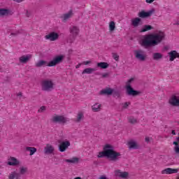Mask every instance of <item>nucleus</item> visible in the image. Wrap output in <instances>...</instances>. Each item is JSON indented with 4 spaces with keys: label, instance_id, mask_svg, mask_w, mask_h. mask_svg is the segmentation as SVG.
Listing matches in <instances>:
<instances>
[{
    "label": "nucleus",
    "instance_id": "obj_1",
    "mask_svg": "<svg viewBox=\"0 0 179 179\" xmlns=\"http://www.w3.org/2000/svg\"><path fill=\"white\" fill-rule=\"evenodd\" d=\"M103 152H99L97 157H106L110 162H118L121 159V152L115 151L114 146L106 144L103 146Z\"/></svg>",
    "mask_w": 179,
    "mask_h": 179
},
{
    "label": "nucleus",
    "instance_id": "obj_2",
    "mask_svg": "<svg viewBox=\"0 0 179 179\" xmlns=\"http://www.w3.org/2000/svg\"><path fill=\"white\" fill-rule=\"evenodd\" d=\"M164 37H166V35L164 32L146 35L143 39L142 45L146 48L155 47L158 44H160V42L164 40Z\"/></svg>",
    "mask_w": 179,
    "mask_h": 179
},
{
    "label": "nucleus",
    "instance_id": "obj_3",
    "mask_svg": "<svg viewBox=\"0 0 179 179\" xmlns=\"http://www.w3.org/2000/svg\"><path fill=\"white\" fill-rule=\"evenodd\" d=\"M134 80V78H131L127 82L126 93L128 96H133V97H135V96H138V94H141V92L134 90V88H132L131 86V83H132Z\"/></svg>",
    "mask_w": 179,
    "mask_h": 179
},
{
    "label": "nucleus",
    "instance_id": "obj_4",
    "mask_svg": "<svg viewBox=\"0 0 179 179\" xmlns=\"http://www.w3.org/2000/svg\"><path fill=\"white\" fill-rule=\"evenodd\" d=\"M64 59H65V56H64V55H56L50 62H49L48 66H57V65L62 64Z\"/></svg>",
    "mask_w": 179,
    "mask_h": 179
},
{
    "label": "nucleus",
    "instance_id": "obj_5",
    "mask_svg": "<svg viewBox=\"0 0 179 179\" xmlns=\"http://www.w3.org/2000/svg\"><path fill=\"white\" fill-rule=\"evenodd\" d=\"M54 90V83L51 80H44L42 81V90L44 92H51Z\"/></svg>",
    "mask_w": 179,
    "mask_h": 179
},
{
    "label": "nucleus",
    "instance_id": "obj_6",
    "mask_svg": "<svg viewBox=\"0 0 179 179\" xmlns=\"http://www.w3.org/2000/svg\"><path fill=\"white\" fill-rule=\"evenodd\" d=\"M51 121L54 124H66L68 119L64 115H55L51 118Z\"/></svg>",
    "mask_w": 179,
    "mask_h": 179
},
{
    "label": "nucleus",
    "instance_id": "obj_7",
    "mask_svg": "<svg viewBox=\"0 0 179 179\" xmlns=\"http://www.w3.org/2000/svg\"><path fill=\"white\" fill-rule=\"evenodd\" d=\"M135 57L138 61H145L146 56H145V51L142 50H137L134 51Z\"/></svg>",
    "mask_w": 179,
    "mask_h": 179
},
{
    "label": "nucleus",
    "instance_id": "obj_8",
    "mask_svg": "<svg viewBox=\"0 0 179 179\" xmlns=\"http://www.w3.org/2000/svg\"><path fill=\"white\" fill-rule=\"evenodd\" d=\"M155 13V9H151L149 11L146 12L145 10H142L138 13V16L141 17V19H145V17H149L152 16Z\"/></svg>",
    "mask_w": 179,
    "mask_h": 179
},
{
    "label": "nucleus",
    "instance_id": "obj_9",
    "mask_svg": "<svg viewBox=\"0 0 179 179\" xmlns=\"http://www.w3.org/2000/svg\"><path fill=\"white\" fill-rule=\"evenodd\" d=\"M115 177H119V178L127 179L129 177V173L127 171H121V170L115 171Z\"/></svg>",
    "mask_w": 179,
    "mask_h": 179
},
{
    "label": "nucleus",
    "instance_id": "obj_10",
    "mask_svg": "<svg viewBox=\"0 0 179 179\" xmlns=\"http://www.w3.org/2000/svg\"><path fill=\"white\" fill-rule=\"evenodd\" d=\"M59 37V35L57 32L53 31L46 35L45 38H46V40H50V41H55L56 40H58Z\"/></svg>",
    "mask_w": 179,
    "mask_h": 179
},
{
    "label": "nucleus",
    "instance_id": "obj_11",
    "mask_svg": "<svg viewBox=\"0 0 179 179\" xmlns=\"http://www.w3.org/2000/svg\"><path fill=\"white\" fill-rule=\"evenodd\" d=\"M69 146H71V142L69 141H63L59 145V152H64L68 149Z\"/></svg>",
    "mask_w": 179,
    "mask_h": 179
},
{
    "label": "nucleus",
    "instance_id": "obj_12",
    "mask_svg": "<svg viewBox=\"0 0 179 179\" xmlns=\"http://www.w3.org/2000/svg\"><path fill=\"white\" fill-rule=\"evenodd\" d=\"M169 103L173 107H179V96L173 95L169 101Z\"/></svg>",
    "mask_w": 179,
    "mask_h": 179
},
{
    "label": "nucleus",
    "instance_id": "obj_13",
    "mask_svg": "<svg viewBox=\"0 0 179 179\" xmlns=\"http://www.w3.org/2000/svg\"><path fill=\"white\" fill-rule=\"evenodd\" d=\"M127 145L129 150L131 149L138 150L140 148L138 142H136V141H134V140H130L129 142H127Z\"/></svg>",
    "mask_w": 179,
    "mask_h": 179
},
{
    "label": "nucleus",
    "instance_id": "obj_14",
    "mask_svg": "<svg viewBox=\"0 0 179 179\" xmlns=\"http://www.w3.org/2000/svg\"><path fill=\"white\" fill-rule=\"evenodd\" d=\"M54 150H55L54 146L47 144L43 150V152L45 155H52V153H54Z\"/></svg>",
    "mask_w": 179,
    "mask_h": 179
},
{
    "label": "nucleus",
    "instance_id": "obj_15",
    "mask_svg": "<svg viewBox=\"0 0 179 179\" xmlns=\"http://www.w3.org/2000/svg\"><path fill=\"white\" fill-rule=\"evenodd\" d=\"M20 162L19 160H17V159L13 157H10L8 159V162L7 163V164L8 166H18V164H20Z\"/></svg>",
    "mask_w": 179,
    "mask_h": 179
},
{
    "label": "nucleus",
    "instance_id": "obj_16",
    "mask_svg": "<svg viewBox=\"0 0 179 179\" xmlns=\"http://www.w3.org/2000/svg\"><path fill=\"white\" fill-rule=\"evenodd\" d=\"M113 90L110 87H106L104 90L100 91L99 94L101 95H106L111 96L113 94Z\"/></svg>",
    "mask_w": 179,
    "mask_h": 179
},
{
    "label": "nucleus",
    "instance_id": "obj_17",
    "mask_svg": "<svg viewBox=\"0 0 179 179\" xmlns=\"http://www.w3.org/2000/svg\"><path fill=\"white\" fill-rule=\"evenodd\" d=\"M176 173H178V169L167 168L162 171V174H176Z\"/></svg>",
    "mask_w": 179,
    "mask_h": 179
},
{
    "label": "nucleus",
    "instance_id": "obj_18",
    "mask_svg": "<svg viewBox=\"0 0 179 179\" xmlns=\"http://www.w3.org/2000/svg\"><path fill=\"white\" fill-rule=\"evenodd\" d=\"M69 30H70V34L78 37L79 34V27L76 26H73L70 27Z\"/></svg>",
    "mask_w": 179,
    "mask_h": 179
},
{
    "label": "nucleus",
    "instance_id": "obj_19",
    "mask_svg": "<svg viewBox=\"0 0 179 179\" xmlns=\"http://www.w3.org/2000/svg\"><path fill=\"white\" fill-rule=\"evenodd\" d=\"M92 110L94 113L101 111V104L96 103L92 106Z\"/></svg>",
    "mask_w": 179,
    "mask_h": 179
},
{
    "label": "nucleus",
    "instance_id": "obj_20",
    "mask_svg": "<svg viewBox=\"0 0 179 179\" xmlns=\"http://www.w3.org/2000/svg\"><path fill=\"white\" fill-rule=\"evenodd\" d=\"M163 59V55L160 52H155L152 54V59L154 61H160Z\"/></svg>",
    "mask_w": 179,
    "mask_h": 179
},
{
    "label": "nucleus",
    "instance_id": "obj_21",
    "mask_svg": "<svg viewBox=\"0 0 179 179\" xmlns=\"http://www.w3.org/2000/svg\"><path fill=\"white\" fill-rule=\"evenodd\" d=\"M142 22V20L139 17H136L134 20H131V24L134 26V27H138L139 24H141V22Z\"/></svg>",
    "mask_w": 179,
    "mask_h": 179
},
{
    "label": "nucleus",
    "instance_id": "obj_22",
    "mask_svg": "<svg viewBox=\"0 0 179 179\" xmlns=\"http://www.w3.org/2000/svg\"><path fill=\"white\" fill-rule=\"evenodd\" d=\"M35 66L36 68H41V66H48V63L44 60H40L36 63Z\"/></svg>",
    "mask_w": 179,
    "mask_h": 179
},
{
    "label": "nucleus",
    "instance_id": "obj_23",
    "mask_svg": "<svg viewBox=\"0 0 179 179\" xmlns=\"http://www.w3.org/2000/svg\"><path fill=\"white\" fill-rule=\"evenodd\" d=\"M20 178V173H17L16 171H13L8 176V179H19Z\"/></svg>",
    "mask_w": 179,
    "mask_h": 179
},
{
    "label": "nucleus",
    "instance_id": "obj_24",
    "mask_svg": "<svg viewBox=\"0 0 179 179\" xmlns=\"http://www.w3.org/2000/svg\"><path fill=\"white\" fill-rule=\"evenodd\" d=\"M97 66L98 68H101V69H107V68H108L109 64L107 62H99L97 64Z\"/></svg>",
    "mask_w": 179,
    "mask_h": 179
},
{
    "label": "nucleus",
    "instance_id": "obj_25",
    "mask_svg": "<svg viewBox=\"0 0 179 179\" xmlns=\"http://www.w3.org/2000/svg\"><path fill=\"white\" fill-rule=\"evenodd\" d=\"M153 29V27L152 25H144L141 30L140 31L141 33H145V31H149V30H152Z\"/></svg>",
    "mask_w": 179,
    "mask_h": 179
},
{
    "label": "nucleus",
    "instance_id": "obj_26",
    "mask_svg": "<svg viewBox=\"0 0 179 179\" xmlns=\"http://www.w3.org/2000/svg\"><path fill=\"white\" fill-rule=\"evenodd\" d=\"M94 71H96V69L87 68L83 71L82 74L85 75V73H87L88 75H90V73H93Z\"/></svg>",
    "mask_w": 179,
    "mask_h": 179
},
{
    "label": "nucleus",
    "instance_id": "obj_27",
    "mask_svg": "<svg viewBox=\"0 0 179 179\" xmlns=\"http://www.w3.org/2000/svg\"><path fill=\"white\" fill-rule=\"evenodd\" d=\"M128 122L131 124L132 125H135V124H138V119L134 117V116H130L127 118Z\"/></svg>",
    "mask_w": 179,
    "mask_h": 179
},
{
    "label": "nucleus",
    "instance_id": "obj_28",
    "mask_svg": "<svg viewBox=\"0 0 179 179\" xmlns=\"http://www.w3.org/2000/svg\"><path fill=\"white\" fill-rule=\"evenodd\" d=\"M26 150H27L28 152H30V154H29L30 156H33V155H34L36 152H37V148L34 147H27Z\"/></svg>",
    "mask_w": 179,
    "mask_h": 179
},
{
    "label": "nucleus",
    "instance_id": "obj_29",
    "mask_svg": "<svg viewBox=\"0 0 179 179\" xmlns=\"http://www.w3.org/2000/svg\"><path fill=\"white\" fill-rule=\"evenodd\" d=\"M10 13V10L8 9L1 8L0 9V16H8Z\"/></svg>",
    "mask_w": 179,
    "mask_h": 179
},
{
    "label": "nucleus",
    "instance_id": "obj_30",
    "mask_svg": "<svg viewBox=\"0 0 179 179\" xmlns=\"http://www.w3.org/2000/svg\"><path fill=\"white\" fill-rule=\"evenodd\" d=\"M76 36L70 34L69 36L67 38V43H69V44H72L75 41V40H76Z\"/></svg>",
    "mask_w": 179,
    "mask_h": 179
},
{
    "label": "nucleus",
    "instance_id": "obj_31",
    "mask_svg": "<svg viewBox=\"0 0 179 179\" xmlns=\"http://www.w3.org/2000/svg\"><path fill=\"white\" fill-rule=\"evenodd\" d=\"M30 56H22L20 57V62H21L22 64H26L29 59H30Z\"/></svg>",
    "mask_w": 179,
    "mask_h": 179
},
{
    "label": "nucleus",
    "instance_id": "obj_32",
    "mask_svg": "<svg viewBox=\"0 0 179 179\" xmlns=\"http://www.w3.org/2000/svg\"><path fill=\"white\" fill-rule=\"evenodd\" d=\"M65 162L66 163H71V164H73L78 163V162H79V158L73 157L71 159H65Z\"/></svg>",
    "mask_w": 179,
    "mask_h": 179
},
{
    "label": "nucleus",
    "instance_id": "obj_33",
    "mask_svg": "<svg viewBox=\"0 0 179 179\" xmlns=\"http://www.w3.org/2000/svg\"><path fill=\"white\" fill-rule=\"evenodd\" d=\"M83 113H78L77 114V119L75 120V122H80L83 120Z\"/></svg>",
    "mask_w": 179,
    "mask_h": 179
},
{
    "label": "nucleus",
    "instance_id": "obj_34",
    "mask_svg": "<svg viewBox=\"0 0 179 179\" xmlns=\"http://www.w3.org/2000/svg\"><path fill=\"white\" fill-rule=\"evenodd\" d=\"M109 30L110 31H114L115 30V22L114 21L110 22Z\"/></svg>",
    "mask_w": 179,
    "mask_h": 179
},
{
    "label": "nucleus",
    "instance_id": "obj_35",
    "mask_svg": "<svg viewBox=\"0 0 179 179\" xmlns=\"http://www.w3.org/2000/svg\"><path fill=\"white\" fill-rule=\"evenodd\" d=\"M71 16H72V10H71L69 13L64 15L63 20H68V19H69Z\"/></svg>",
    "mask_w": 179,
    "mask_h": 179
},
{
    "label": "nucleus",
    "instance_id": "obj_36",
    "mask_svg": "<svg viewBox=\"0 0 179 179\" xmlns=\"http://www.w3.org/2000/svg\"><path fill=\"white\" fill-rule=\"evenodd\" d=\"M112 94L113 95V97H120L121 96L120 91L114 90H113Z\"/></svg>",
    "mask_w": 179,
    "mask_h": 179
},
{
    "label": "nucleus",
    "instance_id": "obj_37",
    "mask_svg": "<svg viewBox=\"0 0 179 179\" xmlns=\"http://www.w3.org/2000/svg\"><path fill=\"white\" fill-rule=\"evenodd\" d=\"M20 174H26V173H27V168L20 167Z\"/></svg>",
    "mask_w": 179,
    "mask_h": 179
},
{
    "label": "nucleus",
    "instance_id": "obj_38",
    "mask_svg": "<svg viewBox=\"0 0 179 179\" xmlns=\"http://www.w3.org/2000/svg\"><path fill=\"white\" fill-rule=\"evenodd\" d=\"M113 58L115 59V61H119L120 55H118L117 53H113Z\"/></svg>",
    "mask_w": 179,
    "mask_h": 179
},
{
    "label": "nucleus",
    "instance_id": "obj_39",
    "mask_svg": "<svg viewBox=\"0 0 179 179\" xmlns=\"http://www.w3.org/2000/svg\"><path fill=\"white\" fill-rule=\"evenodd\" d=\"M43 111H45V106H41L38 110V113H43Z\"/></svg>",
    "mask_w": 179,
    "mask_h": 179
},
{
    "label": "nucleus",
    "instance_id": "obj_40",
    "mask_svg": "<svg viewBox=\"0 0 179 179\" xmlns=\"http://www.w3.org/2000/svg\"><path fill=\"white\" fill-rule=\"evenodd\" d=\"M108 76H110V73H105L102 74L103 78H108Z\"/></svg>",
    "mask_w": 179,
    "mask_h": 179
},
{
    "label": "nucleus",
    "instance_id": "obj_41",
    "mask_svg": "<svg viewBox=\"0 0 179 179\" xmlns=\"http://www.w3.org/2000/svg\"><path fill=\"white\" fill-rule=\"evenodd\" d=\"M128 106H129V103H128V102H125L123 106V108H127Z\"/></svg>",
    "mask_w": 179,
    "mask_h": 179
},
{
    "label": "nucleus",
    "instance_id": "obj_42",
    "mask_svg": "<svg viewBox=\"0 0 179 179\" xmlns=\"http://www.w3.org/2000/svg\"><path fill=\"white\" fill-rule=\"evenodd\" d=\"M145 141L147 143H149V142H150V138L149 137H145Z\"/></svg>",
    "mask_w": 179,
    "mask_h": 179
},
{
    "label": "nucleus",
    "instance_id": "obj_43",
    "mask_svg": "<svg viewBox=\"0 0 179 179\" xmlns=\"http://www.w3.org/2000/svg\"><path fill=\"white\" fill-rule=\"evenodd\" d=\"M145 2L147 3H152V2H155V0H145Z\"/></svg>",
    "mask_w": 179,
    "mask_h": 179
},
{
    "label": "nucleus",
    "instance_id": "obj_44",
    "mask_svg": "<svg viewBox=\"0 0 179 179\" xmlns=\"http://www.w3.org/2000/svg\"><path fill=\"white\" fill-rule=\"evenodd\" d=\"M84 65H89V64H92L91 61H87L83 62Z\"/></svg>",
    "mask_w": 179,
    "mask_h": 179
},
{
    "label": "nucleus",
    "instance_id": "obj_45",
    "mask_svg": "<svg viewBox=\"0 0 179 179\" xmlns=\"http://www.w3.org/2000/svg\"><path fill=\"white\" fill-rule=\"evenodd\" d=\"M99 179H108L106 176H101Z\"/></svg>",
    "mask_w": 179,
    "mask_h": 179
},
{
    "label": "nucleus",
    "instance_id": "obj_46",
    "mask_svg": "<svg viewBox=\"0 0 179 179\" xmlns=\"http://www.w3.org/2000/svg\"><path fill=\"white\" fill-rule=\"evenodd\" d=\"M19 34V31H17L15 33H11V36H17Z\"/></svg>",
    "mask_w": 179,
    "mask_h": 179
},
{
    "label": "nucleus",
    "instance_id": "obj_47",
    "mask_svg": "<svg viewBox=\"0 0 179 179\" xmlns=\"http://www.w3.org/2000/svg\"><path fill=\"white\" fill-rule=\"evenodd\" d=\"M173 24L178 26V25H179V21H177V22H176V23H174Z\"/></svg>",
    "mask_w": 179,
    "mask_h": 179
},
{
    "label": "nucleus",
    "instance_id": "obj_48",
    "mask_svg": "<svg viewBox=\"0 0 179 179\" xmlns=\"http://www.w3.org/2000/svg\"><path fill=\"white\" fill-rule=\"evenodd\" d=\"M23 0H16V2H17L18 3H20V2H22Z\"/></svg>",
    "mask_w": 179,
    "mask_h": 179
},
{
    "label": "nucleus",
    "instance_id": "obj_49",
    "mask_svg": "<svg viewBox=\"0 0 179 179\" xmlns=\"http://www.w3.org/2000/svg\"><path fill=\"white\" fill-rule=\"evenodd\" d=\"M27 17H29V16H30V14L29 13V11L27 12Z\"/></svg>",
    "mask_w": 179,
    "mask_h": 179
},
{
    "label": "nucleus",
    "instance_id": "obj_50",
    "mask_svg": "<svg viewBox=\"0 0 179 179\" xmlns=\"http://www.w3.org/2000/svg\"><path fill=\"white\" fill-rule=\"evenodd\" d=\"M172 135H176V131L174 130L172 131Z\"/></svg>",
    "mask_w": 179,
    "mask_h": 179
},
{
    "label": "nucleus",
    "instance_id": "obj_51",
    "mask_svg": "<svg viewBox=\"0 0 179 179\" xmlns=\"http://www.w3.org/2000/svg\"><path fill=\"white\" fill-rule=\"evenodd\" d=\"M17 96H22V92H19Z\"/></svg>",
    "mask_w": 179,
    "mask_h": 179
},
{
    "label": "nucleus",
    "instance_id": "obj_52",
    "mask_svg": "<svg viewBox=\"0 0 179 179\" xmlns=\"http://www.w3.org/2000/svg\"><path fill=\"white\" fill-rule=\"evenodd\" d=\"M95 75H100V73H96Z\"/></svg>",
    "mask_w": 179,
    "mask_h": 179
},
{
    "label": "nucleus",
    "instance_id": "obj_53",
    "mask_svg": "<svg viewBox=\"0 0 179 179\" xmlns=\"http://www.w3.org/2000/svg\"><path fill=\"white\" fill-rule=\"evenodd\" d=\"M76 68H79V66H77Z\"/></svg>",
    "mask_w": 179,
    "mask_h": 179
}]
</instances>
